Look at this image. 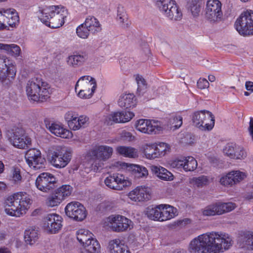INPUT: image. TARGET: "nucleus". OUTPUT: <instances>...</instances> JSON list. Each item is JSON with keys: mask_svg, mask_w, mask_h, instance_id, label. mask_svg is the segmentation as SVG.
<instances>
[{"mask_svg": "<svg viewBox=\"0 0 253 253\" xmlns=\"http://www.w3.org/2000/svg\"><path fill=\"white\" fill-rule=\"evenodd\" d=\"M199 2V0H189L188 2V8L194 16H197L200 12L201 6Z\"/></svg>", "mask_w": 253, "mask_h": 253, "instance_id": "obj_45", "label": "nucleus"}, {"mask_svg": "<svg viewBox=\"0 0 253 253\" xmlns=\"http://www.w3.org/2000/svg\"><path fill=\"white\" fill-rule=\"evenodd\" d=\"M237 144L233 143H229L226 145L223 149V153L225 155L233 159V157L235 156L233 154L235 153Z\"/></svg>", "mask_w": 253, "mask_h": 253, "instance_id": "obj_54", "label": "nucleus"}, {"mask_svg": "<svg viewBox=\"0 0 253 253\" xmlns=\"http://www.w3.org/2000/svg\"><path fill=\"white\" fill-rule=\"evenodd\" d=\"M64 10L58 6L56 12L52 15L45 24L46 26L51 28H58L62 26L64 23Z\"/></svg>", "mask_w": 253, "mask_h": 253, "instance_id": "obj_21", "label": "nucleus"}, {"mask_svg": "<svg viewBox=\"0 0 253 253\" xmlns=\"http://www.w3.org/2000/svg\"><path fill=\"white\" fill-rule=\"evenodd\" d=\"M235 151V153L233 154V155H235V156L233 157V159L243 160L247 156V152L244 148L241 146L237 145Z\"/></svg>", "mask_w": 253, "mask_h": 253, "instance_id": "obj_52", "label": "nucleus"}, {"mask_svg": "<svg viewBox=\"0 0 253 253\" xmlns=\"http://www.w3.org/2000/svg\"><path fill=\"white\" fill-rule=\"evenodd\" d=\"M65 212L67 216L77 221H82L86 216L85 207L77 201L68 203L65 207Z\"/></svg>", "mask_w": 253, "mask_h": 253, "instance_id": "obj_13", "label": "nucleus"}, {"mask_svg": "<svg viewBox=\"0 0 253 253\" xmlns=\"http://www.w3.org/2000/svg\"><path fill=\"white\" fill-rule=\"evenodd\" d=\"M78 95L82 98H89L91 97L95 90L88 89H78Z\"/></svg>", "mask_w": 253, "mask_h": 253, "instance_id": "obj_62", "label": "nucleus"}, {"mask_svg": "<svg viewBox=\"0 0 253 253\" xmlns=\"http://www.w3.org/2000/svg\"><path fill=\"white\" fill-rule=\"evenodd\" d=\"M192 121L196 127L202 130H211L215 123L213 115L205 110L195 112L192 115Z\"/></svg>", "mask_w": 253, "mask_h": 253, "instance_id": "obj_6", "label": "nucleus"}, {"mask_svg": "<svg viewBox=\"0 0 253 253\" xmlns=\"http://www.w3.org/2000/svg\"><path fill=\"white\" fill-rule=\"evenodd\" d=\"M190 183L194 186L202 187L210 183V179L207 176L201 175L199 177H195L191 178Z\"/></svg>", "mask_w": 253, "mask_h": 253, "instance_id": "obj_37", "label": "nucleus"}, {"mask_svg": "<svg viewBox=\"0 0 253 253\" xmlns=\"http://www.w3.org/2000/svg\"><path fill=\"white\" fill-rule=\"evenodd\" d=\"M16 73V68L13 65L3 68L0 70V82L3 85H9L15 78Z\"/></svg>", "mask_w": 253, "mask_h": 253, "instance_id": "obj_19", "label": "nucleus"}, {"mask_svg": "<svg viewBox=\"0 0 253 253\" xmlns=\"http://www.w3.org/2000/svg\"><path fill=\"white\" fill-rule=\"evenodd\" d=\"M90 163L92 169L96 171L100 169H101L104 165V161L98 157H91Z\"/></svg>", "mask_w": 253, "mask_h": 253, "instance_id": "obj_49", "label": "nucleus"}, {"mask_svg": "<svg viewBox=\"0 0 253 253\" xmlns=\"http://www.w3.org/2000/svg\"><path fill=\"white\" fill-rule=\"evenodd\" d=\"M46 128L54 135L62 138H67L72 135V132L64 128L61 125L55 123L46 124Z\"/></svg>", "mask_w": 253, "mask_h": 253, "instance_id": "obj_24", "label": "nucleus"}, {"mask_svg": "<svg viewBox=\"0 0 253 253\" xmlns=\"http://www.w3.org/2000/svg\"><path fill=\"white\" fill-rule=\"evenodd\" d=\"M135 127L138 131L148 134L158 133L163 129L160 122L142 119L135 122Z\"/></svg>", "mask_w": 253, "mask_h": 253, "instance_id": "obj_14", "label": "nucleus"}, {"mask_svg": "<svg viewBox=\"0 0 253 253\" xmlns=\"http://www.w3.org/2000/svg\"><path fill=\"white\" fill-rule=\"evenodd\" d=\"M167 11L165 16L169 18V19L174 21H178L181 19L182 14L181 10L179 9L177 5L173 6V7Z\"/></svg>", "mask_w": 253, "mask_h": 253, "instance_id": "obj_40", "label": "nucleus"}, {"mask_svg": "<svg viewBox=\"0 0 253 253\" xmlns=\"http://www.w3.org/2000/svg\"><path fill=\"white\" fill-rule=\"evenodd\" d=\"M118 105L121 108H129L136 105V99L132 93L122 94L119 100Z\"/></svg>", "mask_w": 253, "mask_h": 253, "instance_id": "obj_27", "label": "nucleus"}, {"mask_svg": "<svg viewBox=\"0 0 253 253\" xmlns=\"http://www.w3.org/2000/svg\"><path fill=\"white\" fill-rule=\"evenodd\" d=\"M89 55L87 51H76L67 58L66 62L70 66L78 67L84 65L87 61Z\"/></svg>", "mask_w": 253, "mask_h": 253, "instance_id": "obj_17", "label": "nucleus"}, {"mask_svg": "<svg viewBox=\"0 0 253 253\" xmlns=\"http://www.w3.org/2000/svg\"><path fill=\"white\" fill-rule=\"evenodd\" d=\"M88 118L85 116H81L77 117L73 122L69 123L68 126L70 129L77 130L84 126L88 122Z\"/></svg>", "mask_w": 253, "mask_h": 253, "instance_id": "obj_33", "label": "nucleus"}, {"mask_svg": "<svg viewBox=\"0 0 253 253\" xmlns=\"http://www.w3.org/2000/svg\"><path fill=\"white\" fill-rule=\"evenodd\" d=\"M107 222L110 229L116 232L126 231L133 227V223L131 220L119 214L109 216Z\"/></svg>", "mask_w": 253, "mask_h": 253, "instance_id": "obj_9", "label": "nucleus"}, {"mask_svg": "<svg viewBox=\"0 0 253 253\" xmlns=\"http://www.w3.org/2000/svg\"><path fill=\"white\" fill-rule=\"evenodd\" d=\"M184 157H180L175 159L170 162V165L173 168L177 169H184Z\"/></svg>", "mask_w": 253, "mask_h": 253, "instance_id": "obj_59", "label": "nucleus"}, {"mask_svg": "<svg viewBox=\"0 0 253 253\" xmlns=\"http://www.w3.org/2000/svg\"><path fill=\"white\" fill-rule=\"evenodd\" d=\"M146 214L150 219L161 221V209L158 208V205L154 207L153 206L148 207Z\"/></svg>", "mask_w": 253, "mask_h": 253, "instance_id": "obj_34", "label": "nucleus"}, {"mask_svg": "<svg viewBox=\"0 0 253 253\" xmlns=\"http://www.w3.org/2000/svg\"><path fill=\"white\" fill-rule=\"evenodd\" d=\"M1 49L9 51L15 56H18L21 51L20 47L14 44H7L2 43Z\"/></svg>", "mask_w": 253, "mask_h": 253, "instance_id": "obj_50", "label": "nucleus"}, {"mask_svg": "<svg viewBox=\"0 0 253 253\" xmlns=\"http://www.w3.org/2000/svg\"><path fill=\"white\" fill-rule=\"evenodd\" d=\"M222 4L219 0H207L204 10L205 17L211 23H217L223 17Z\"/></svg>", "mask_w": 253, "mask_h": 253, "instance_id": "obj_8", "label": "nucleus"}, {"mask_svg": "<svg viewBox=\"0 0 253 253\" xmlns=\"http://www.w3.org/2000/svg\"><path fill=\"white\" fill-rule=\"evenodd\" d=\"M117 19L122 24V26L124 28H127L129 26L127 14L124 7L121 5L118 7Z\"/></svg>", "mask_w": 253, "mask_h": 253, "instance_id": "obj_36", "label": "nucleus"}, {"mask_svg": "<svg viewBox=\"0 0 253 253\" xmlns=\"http://www.w3.org/2000/svg\"><path fill=\"white\" fill-rule=\"evenodd\" d=\"M232 244V239L228 234L211 232L191 240L189 251L190 253H219L229 249Z\"/></svg>", "mask_w": 253, "mask_h": 253, "instance_id": "obj_1", "label": "nucleus"}, {"mask_svg": "<svg viewBox=\"0 0 253 253\" xmlns=\"http://www.w3.org/2000/svg\"><path fill=\"white\" fill-rule=\"evenodd\" d=\"M11 177L15 183H20L22 180L20 169L18 168H13L11 170Z\"/></svg>", "mask_w": 253, "mask_h": 253, "instance_id": "obj_60", "label": "nucleus"}, {"mask_svg": "<svg viewBox=\"0 0 253 253\" xmlns=\"http://www.w3.org/2000/svg\"><path fill=\"white\" fill-rule=\"evenodd\" d=\"M78 95L82 98H89L91 97L95 90L88 89H78Z\"/></svg>", "mask_w": 253, "mask_h": 253, "instance_id": "obj_61", "label": "nucleus"}, {"mask_svg": "<svg viewBox=\"0 0 253 253\" xmlns=\"http://www.w3.org/2000/svg\"><path fill=\"white\" fill-rule=\"evenodd\" d=\"M62 217L56 213L47 214L44 219L43 227L44 229L50 233H56L61 229Z\"/></svg>", "mask_w": 253, "mask_h": 253, "instance_id": "obj_15", "label": "nucleus"}, {"mask_svg": "<svg viewBox=\"0 0 253 253\" xmlns=\"http://www.w3.org/2000/svg\"><path fill=\"white\" fill-rule=\"evenodd\" d=\"M235 26L241 35H253V10L243 12L237 19Z\"/></svg>", "mask_w": 253, "mask_h": 253, "instance_id": "obj_5", "label": "nucleus"}, {"mask_svg": "<svg viewBox=\"0 0 253 253\" xmlns=\"http://www.w3.org/2000/svg\"><path fill=\"white\" fill-rule=\"evenodd\" d=\"M108 248L110 253H130L127 246L122 243L119 239L110 241Z\"/></svg>", "mask_w": 253, "mask_h": 253, "instance_id": "obj_28", "label": "nucleus"}, {"mask_svg": "<svg viewBox=\"0 0 253 253\" xmlns=\"http://www.w3.org/2000/svg\"><path fill=\"white\" fill-rule=\"evenodd\" d=\"M161 209V221H166L174 217L177 215V210L169 205L161 204L158 205Z\"/></svg>", "mask_w": 253, "mask_h": 253, "instance_id": "obj_25", "label": "nucleus"}, {"mask_svg": "<svg viewBox=\"0 0 253 253\" xmlns=\"http://www.w3.org/2000/svg\"><path fill=\"white\" fill-rule=\"evenodd\" d=\"M144 153L146 157L149 159L160 157V154L158 153L156 145L154 144L147 145L144 150Z\"/></svg>", "mask_w": 253, "mask_h": 253, "instance_id": "obj_43", "label": "nucleus"}, {"mask_svg": "<svg viewBox=\"0 0 253 253\" xmlns=\"http://www.w3.org/2000/svg\"><path fill=\"white\" fill-rule=\"evenodd\" d=\"M105 185L109 188L117 190H122L131 185L129 179L121 173H113L107 177L104 181Z\"/></svg>", "mask_w": 253, "mask_h": 253, "instance_id": "obj_12", "label": "nucleus"}, {"mask_svg": "<svg viewBox=\"0 0 253 253\" xmlns=\"http://www.w3.org/2000/svg\"><path fill=\"white\" fill-rule=\"evenodd\" d=\"M119 154L125 157L135 158L137 156V150L131 147L121 146L117 148Z\"/></svg>", "mask_w": 253, "mask_h": 253, "instance_id": "obj_35", "label": "nucleus"}, {"mask_svg": "<svg viewBox=\"0 0 253 253\" xmlns=\"http://www.w3.org/2000/svg\"><path fill=\"white\" fill-rule=\"evenodd\" d=\"M120 112H113L107 116L108 124L112 125V123H123L122 122Z\"/></svg>", "mask_w": 253, "mask_h": 253, "instance_id": "obj_55", "label": "nucleus"}, {"mask_svg": "<svg viewBox=\"0 0 253 253\" xmlns=\"http://www.w3.org/2000/svg\"><path fill=\"white\" fill-rule=\"evenodd\" d=\"M219 208L220 215L230 212L235 209L236 204L232 202L221 203L219 202Z\"/></svg>", "mask_w": 253, "mask_h": 253, "instance_id": "obj_46", "label": "nucleus"}, {"mask_svg": "<svg viewBox=\"0 0 253 253\" xmlns=\"http://www.w3.org/2000/svg\"><path fill=\"white\" fill-rule=\"evenodd\" d=\"M170 128L175 129L180 127L182 124V117L180 115H175L169 120Z\"/></svg>", "mask_w": 253, "mask_h": 253, "instance_id": "obj_53", "label": "nucleus"}, {"mask_svg": "<svg viewBox=\"0 0 253 253\" xmlns=\"http://www.w3.org/2000/svg\"><path fill=\"white\" fill-rule=\"evenodd\" d=\"M6 16H7V24L11 27H15L19 22V18L17 13L14 9H6Z\"/></svg>", "mask_w": 253, "mask_h": 253, "instance_id": "obj_32", "label": "nucleus"}, {"mask_svg": "<svg viewBox=\"0 0 253 253\" xmlns=\"http://www.w3.org/2000/svg\"><path fill=\"white\" fill-rule=\"evenodd\" d=\"M133 169L135 176L138 178L145 177L148 174V172L146 168L144 167L135 165Z\"/></svg>", "mask_w": 253, "mask_h": 253, "instance_id": "obj_51", "label": "nucleus"}, {"mask_svg": "<svg viewBox=\"0 0 253 253\" xmlns=\"http://www.w3.org/2000/svg\"><path fill=\"white\" fill-rule=\"evenodd\" d=\"M58 6H43L39 7V11L37 12L38 17L41 21L45 25L53 15L56 12Z\"/></svg>", "mask_w": 253, "mask_h": 253, "instance_id": "obj_23", "label": "nucleus"}, {"mask_svg": "<svg viewBox=\"0 0 253 253\" xmlns=\"http://www.w3.org/2000/svg\"><path fill=\"white\" fill-rule=\"evenodd\" d=\"M84 246V248L87 249V251H91L94 253H98L100 247L97 240L93 238L92 236L87 242H85Z\"/></svg>", "mask_w": 253, "mask_h": 253, "instance_id": "obj_42", "label": "nucleus"}, {"mask_svg": "<svg viewBox=\"0 0 253 253\" xmlns=\"http://www.w3.org/2000/svg\"><path fill=\"white\" fill-rule=\"evenodd\" d=\"M136 81L138 84L137 91L140 94L141 92L143 93L146 89V82L142 76L139 75L136 76Z\"/></svg>", "mask_w": 253, "mask_h": 253, "instance_id": "obj_57", "label": "nucleus"}, {"mask_svg": "<svg viewBox=\"0 0 253 253\" xmlns=\"http://www.w3.org/2000/svg\"><path fill=\"white\" fill-rule=\"evenodd\" d=\"M184 163L183 170L185 171H193L197 167V162L193 157H184Z\"/></svg>", "mask_w": 253, "mask_h": 253, "instance_id": "obj_41", "label": "nucleus"}, {"mask_svg": "<svg viewBox=\"0 0 253 253\" xmlns=\"http://www.w3.org/2000/svg\"><path fill=\"white\" fill-rule=\"evenodd\" d=\"M26 92L29 99L43 102L49 97L50 87L40 78L34 77L28 82Z\"/></svg>", "mask_w": 253, "mask_h": 253, "instance_id": "obj_3", "label": "nucleus"}, {"mask_svg": "<svg viewBox=\"0 0 253 253\" xmlns=\"http://www.w3.org/2000/svg\"><path fill=\"white\" fill-rule=\"evenodd\" d=\"M246 238L247 239L246 241V244L248 248L253 250V232L246 233Z\"/></svg>", "mask_w": 253, "mask_h": 253, "instance_id": "obj_64", "label": "nucleus"}, {"mask_svg": "<svg viewBox=\"0 0 253 253\" xmlns=\"http://www.w3.org/2000/svg\"><path fill=\"white\" fill-rule=\"evenodd\" d=\"M6 137L10 143L19 149H24L31 143V139L25 134V130L18 127H13L6 132Z\"/></svg>", "mask_w": 253, "mask_h": 253, "instance_id": "obj_7", "label": "nucleus"}, {"mask_svg": "<svg viewBox=\"0 0 253 253\" xmlns=\"http://www.w3.org/2000/svg\"><path fill=\"white\" fill-rule=\"evenodd\" d=\"M25 159L29 167L34 170H40L45 168V159L42 157L41 152L37 149L28 150L25 154Z\"/></svg>", "mask_w": 253, "mask_h": 253, "instance_id": "obj_10", "label": "nucleus"}, {"mask_svg": "<svg viewBox=\"0 0 253 253\" xmlns=\"http://www.w3.org/2000/svg\"><path fill=\"white\" fill-rule=\"evenodd\" d=\"M76 33L79 37L85 39L87 38L91 33L84 23L77 28Z\"/></svg>", "mask_w": 253, "mask_h": 253, "instance_id": "obj_47", "label": "nucleus"}, {"mask_svg": "<svg viewBox=\"0 0 253 253\" xmlns=\"http://www.w3.org/2000/svg\"><path fill=\"white\" fill-rule=\"evenodd\" d=\"M128 197L134 202H142L150 198V190L145 186H138L128 193Z\"/></svg>", "mask_w": 253, "mask_h": 253, "instance_id": "obj_18", "label": "nucleus"}, {"mask_svg": "<svg viewBox=\"0 0 253 253\" xmlns=\"http://www.w3.org/2000/svg\"><path fill=\"white\" fill-rule=\"evenodd\" d=\"M156 6L165 15L167 11L171 9V7L176 6L177 4L173 0H154Z\"/></svg>", "mask_w": 253, "mask_h": 253, "instance_id": "obj_30", "label": "nucleus"}, {"mask_svg": "<svg viewBox=\"0 0 253 253\" xmlns=\"http://www.w3.org/2000/svg\"><path fill=\"white\" fill-rule=\"evenodd\" d=\"M56 179L54 176L48 172H43L37 177L35 185L40 191L48 193L56 187Z\"/></svg>", "mask_w": 253, "mask_h": 253, "instance_id": "obj_11", "label": "nucleus"}, {"mask_svg": "<svg viewBox=\"0 0 253 253\" xmlns=\"http://www.w3.org/2000/svg\"><path fill=\"white\" fill-rule=\"evenodd\" d=\"M32 203L31 196L27 193L17 192L5 199V211L10 216L20 217L26 213Z\"/></svg>", "mask_w": 253, "mask_h": 253, "instance_id": "obj_2", "label": "nucleus"}, {"mask_svg": "<svg viewBox=\"0 0 253 253\" xmlns=\"http://www.w3.org/2000/svg\"><path fill=\"white\" fill-rule=\"evenodd\" d=\"M72 159V152L65 147L57 146L50 154L49 161L55 168H65Z\"/></svg>", "mask_w": 253, "mask_h": 253, "instance_id": "obj_4", "label": "nucleus"}, {"mask_svg": "<svg viewBox=\"0 0 253 253\" xmlns=\"http://www.w3.org/2000/svg\"><path fill=\"white\" fill-rule=\"evenodd\" d=\"M157 152L160 154V157L164 156L170 149L169 146L164 142H160L156 145Z\"/></svg>", "mask_w": 253, "mask_h": 253, "instance_id": "obj_56", "label": "nucleus"}, {"mask_svg": "<svg viewBox=\"0 0 253 253\" xmlns=\"http://www.w3.org/2000/svg\"><path fill=\"white\" fill-rule=\"evenodd\" d=\"M247 175L240 170H232L220 179L221 184L225 186H233L244 180Z\"/></svg>", "mask_w": 253, "mask_h": 253, "instance_id": "obj_16", "label": "nucleus"}, {"mask_svg": "<svg viewBox=\"0 0 253 253\" xmlns=\"http://www.w3.org/2000/svg\"><path fill=\"white\" fill-rule=\"evenodd\" d=\"M152 172L160 179L165 181H171L174 178L173 174L165 168L161 166H151Z\"/></svg>", "mask_w": 253, "mask_h": 253, "instance_id": "obj_26", "label": "nucleus"}, {"mask_svg": "<svg viewBox=\"0 0 253 253\" xmlns=\"http://www.w3.org/2000/svg\"><path fill=\"white\" fill-rule=\"evenodd\" d=\"M113 153V148L106 145L96 146L90 150V157H98L100 159L106 161L109 159Z\"/></svg>", "mask_w": 253, "mask_h": 253, "instance_id": "obj_20", "label": "nucleus"}, {"mask_svg": "<svg viewBox=\"0 0 253 253\" xmlns=\"http://www.w3.org/2000/svg\"><path fill=\"white\" fill-rule=\"evenodd\" d=\"M76 235L77 240L83 246L85 244V242H87L93 236L91 232L85 229L79 230Z\"/></svg>", "mask_w": 253, "mask_h": 253, "instance_id": "obj_39", "label": "nucleus"}, {"mask_svg": "<svg viewBox=\"0 0 253 253\" xmlns=\"http://www.w3.org/2000/svg\"><path fill=\"white\" fill-rule=\"evenodd\" d=\"M91 34H95L101 31V26L99 21L94 16H88L84 22Z\"/></svg>", "mask_w": 253, "mask_h": 253, "instance_id": "obj_29", "label": "nucleus"}, {"mask_svg": "<svg viewBox=\"0 0 253 253\" xmlns=\"http://www.w3.org/2000/svg\"><path fill=\"white\" fill-rule=\"evenodd\" d=\"M120 116L123 123L130 121L134 116V114L129 111H122L120 112Z\"/></svg>", "mask_w": 253, "mask_h": 253, "instance_id": "obj_58", "label": "nucleus"}, {"mask_svg": "<svg viewBox=\"0 0 253 253\" xmlns=\"http://www.w3.org/2000/svg\"><path fill=\"white\" fill-rule=\"evenodd\" d=\"M73 188L70 185H64L58 188L56 193L63 200L66 197L71 194Z\"/></svg>", "mask_w": 253, "mask_h": 253, "instance_id": "obj_44", "label": "nucleus"}, {"mask_svg": "<svg viewBox=\"0 0 253 253\" xmlns=\"http://www.w3.org/2000/svg\"><path fill=\"white\" fill-rule=\"evenodd\" d=\"M62 201V198L57 195L55 192L48 197L46 201V204L48 207H53L58 206Z\"/></svg>", "mask_w": 253, "mask_h": 253, "instance_id": "obj_48", "label": "nucleus"}, {"mask_svg": "<svg viewBox=\"0 0 253 253\" xmlns=\"http://www.w3.org/2000/svg\"><path fill=\"white\" fill-rule=\"evenodd\" d=\"M7 16H6V9H1L0 10V30L5 29L7 27Z\"/></svg>", "mask_w": 253, "mask_h": 253, "instance_id": "obj_63", "label": "nucleus"}, {"mask_svg": "<svg viewBox=\"0 0 253 253\" xmlns=\"http://www.w3.org/2000/svg\"><path fill=\"white\" fill-rule=\"evenodd\" d=\"M24 239L27 244H34L39 239L38 230L34 227L27 229L25 231Z\"/></svg>", "mask_w": 253, "mask_h": 253, "instance_id": "obj_31", "label": "nucleus"}, {"mask_svg": "<svg viewBox=\"0 0 253 253\" xmlns=\"http://www.w3.org/2000/svg\"><path fill=\"white\" fill-rule=\"evenodd\" d=\"M96 88V83L95 79L89 76L81 77L75 85V91L77 92L78 89H88L95 90Z\"/></svg>", "mask_w": 253, "mask_h": 253, "instance_id": "obj_22", "label": "nucleus"}, {"mask_svg": "<svg viewBox=\"0 0 253 253\" xmlns=\"http://www.w3.org/2000/svg\"><path fill=\"white\" fill-rule=\"evenodd\" d=\"M218 203H215L205 207L202 213L205 216L220 215Z\"/></svg>", "mask_w": 253, "mask_h": 253, "instance_id": "obj_38", "label": "nucleus"}]
</instances>
